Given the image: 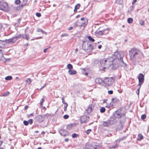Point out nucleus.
Returning a JSON list of instances; mask_svg holds the SVG:
<instances>
[{"mask_svg":"<svg viewBox=\"0 0 149 149\" xmlns=\"http://www.w3.org/2000/svg\"><path fill=\"white\" fill-rule=\"evenodd\" d=\"M105 62V67H104V69L112 66V62H111V61H109L108 59L107 60L106 59Z\"/></svg>","mask_w":149,"mask_h":149,"instance_id":"obj_13","label":"nucleus"},{"mask_svg":"<svg viewBox=\"0 0 149 149\" xmlns=\"http://www.w3.org/2000/svg\"><path fill=\"white\" fill-rule=\"evenodd\" d=\"M103 79H102L97 78L95 79V82L96 83L101 84L102 82H103Z\"/></svg>","mask_w":149,"mask_h":149,"instance_id":"obj_18","label":"nucleus"},{"mask_svg":"<svg viewBox=\"0 0 149 149\" xmlns=\"http://www.w3.org/2000/svg\"><path fill=\"white\" fill-rule=\"evenodd\" d=\"M118 100L116 98H112L111 99V101L113 103L115 102H117Z\"/></svg>","mask_w":149,"mask_h":149,"instance_id":"obj_43","label":"nucleus"},{"mask_svg":"<svg viewBox=\"0 0 149 149\" xmlns=\"http://www.w3.org/2000/svg\"><path fill=\"white\" fill-rule=\"evenodd\" d=\"M24 124L26 126H27L28 125L29 123L28 121L24 120L23 121Z\"/></svg>","mask_w":149,"mask_h":149,"instance_id":"obj_41","label":"nucleus"},{"mask_svg":"<svg viewBox=\"0 0 149 149\" xmlns=\"http://www.w3.org/2000/svg\"><path fill=\"white\" fill-rule=\"evenodd\" d=\"M133 21V19L131 18H129L127 19V22L129 24L132 23Z\"/></svg>","mask_w":149,"mask_h":149,"instance_id":"obj_36","label":"nucleus"},{"mask_svg":"<svg viewBox=\"0 0 149 149\" xmlns=\"http://www.w3.org/2000/svg\"><path fill=\"white\" fill-rule=\"evenodd\" d=\"M141 88L140 86L139 87H138L137 91H136V93L137 94L139 95V93L140 92V89Z\"/></svg>","mask_w":149,"mask_h":149,"instance_id":"obj_44","label":"nucleus"},{"mask_svg":"<svg viewBox=\"0 0 149 149\" xmlns=\"http://www.w3.org/2000/svg\"><path fill=\"white\" fill-rule=\"evenodd\" d=\"M119 61L120 65L124 67L125 70H127V64L123 61V58L120 59Z\"/></svg>","mask_w":149,"mask_h":149,"instance_id":"obj_9","label":"nucleus"},{"mask_svg":"<svg viewBox=\"0 0 149 149\" xmlns=\"http://www.w3.org/2000/svg\"><path fill=\"white\" fill-rule=\"evenodd\" d=\"M112 66L111 68L113 70H116L119 66V63L120 62L119 60L118 59L115 58L113 59L112 61Z\"/></svg>","mask_w":149,"mask_h":149,"instance_id":"obj_4","label":"nucleus"},{"mask_svg":"<svg viewBox=\"0 0 149 149\" xmlns=\"http://www.w3.org/2000/svg\"><path fill=\"white\" fill-rule=\"evenodd\" d=\"M146 118V115L145 114H143L141 116V119L143 120L145 119Z\"/></svg>","mask_w":149,"mask_h":149,"instance_id":"obj_42","label":"nucleus"},{"mask_svg":"<svg viewBox=\"0 0 149 149\" xmlns=\"http://www.w3.org/2000/svg\"><path fill=\"white\" fill-rule=\"evenodd\" d=\"M28 123L31 125L33 123V119H30L28 121Z\"/></svg>","mask_w":149,"mask_h":149,"instance_id":"obj_46","label":"nucleus"},{"mask_svg":"<svg viewBox=\"0 0 149 149\" xmlns=\"http://www.w3.org/2000/svg\"><path fill=\"white\" fill-rule=\"evenodd\" d=\"M13 78L11 76H8L6 77L5 79L6 80H10Z\"/></svg>","mask_w":149,"mask_h":149,"instance_id":"obj_30","label":"nucleus"},{"mask_svg":"<svg viewBox=\"0 0 149 149\" xmlns=\"http://www.w3.org/2000/svg\"><path fill=\"white\" fill-rule=\"evenodd\" d=\"M26 82L28 83L29 84H30L31 83V79L29 78H28L26 80Z\"/></svg>","mask_w":149,"mask_h":149,"instance_id":"obj_55","label":"nucleus"},{"mask_svg":"<svg viewBox=\"0 0 149 149\" xmlns=\"http://www.w3.org/2000/svg\"><path fill=\"white\" fill-rule=\"evenodd\" d=\"M134 7V6H131L130 7V10L131 11H132L133 10Z\"/></svg>","mask_w":149,"mask_h":149,"instance_id":"obj_62","label":"nucleus"},{"mask_svg":"<svg viewBox=\"0 0 149 149\" xmlns=\"http://www.w3.org/2000/svg\"><path fill=\"white\" fill-rule=\"evenodd\" d=\"M76 126L75 123H73L68 125L67 126L66 128L68 130H70L74 126Z\"/></svg>","mask_w":149,"mask_h":149,"instance_id":"obj_19","label":"nucleus"},{"mask_svg":"<svg viewBox=\"0 0 149 149\" xmlns=\"http://www.w3.org/2000/svg\"><path fill=\"white\" fill-rule=\"evenodd\" d=\"M9 92H6L4 93L3 94V95L4 96H7L8 94H9Z\"/></svg>","mask_w":149,"mask_h":149,"instance_id":"obj_50","label":"nucleus"},{"mask_svg":"<svg viewBox=\"0 0 149 149\" xmlns=\"http://www.w3.org/2000/svg\"><path fill=\"white\" fill-rule=\"evenodd\" d=\"M37 31L38 32H41L43 34L45 33V34H47V33L46 32L40 29H38L37 30Z\"/></svg>","mask_w":149,"mask_h":149,"instance_id":"obj_32","label":"nucleus"},{"mask_svg":"<svg viewBox=\"0 0 149 149\" xmlns=\"http://www.w3.org/2000/svg\"><path fill=\"white\" fill-rule=\"evenodd\" d=\"M138 77L139 79V84L138 85L141 86L143 83L144 80V76L143 74L140 73Z\"/></svg>","mask_w":149,"mask_h":149,"instance_id":"obj_6","label":"nucleus"},{"mask_svg":"<svg viewBox=\"0 0 149 149\" xmlns=\"http://www.w3.org/2000/svg\"><path fill=\"white\" fill-rule=\"evenodd\" d=\"M58 132L62 136H66L68 135V132L66 130L63 129H60L58 130Z\"/></svg>","mask_w":149,"mask_h":149,"instance_id":"obj_8","label":"nucleus"},{"mask_svg":"<svg viewBox=\"0 0 149 149\" xmlns=\"http://www.w3.org/2000/svg\"><path fill=\"white\" fill-rule=\"evenodd\" d=\"M28 1V0H23L22 3L24 4L25 5L27 4Z\"/></svg>","mask_w":149,"mask_h":149,"instance_id":"obj_47","label":"nucleus"},{"mask_svg":"<svg viewBox=\"0 0 149 149\" xmlns=\"http://www.w3.org/2000/svg\"><path fill=\"white\" fill-rule=\"evenodd\" d=\"M89 40L92 42H94L95 41V40L94 38H93L91 36H89L87 37Z\"/></svg>","mask_w":149,"mask_h":149,"instance_id":"obj_31","label":"nucleus"},{"mask_svg":"<svg viewBox=\"0 0 149 149\" xmlns=\"http://www.w3.org/2000/svg\"><path fill=\"white\" fill-rule=\"evenodd\" d=\"M139 24L141 25H144V22L142 20L140 22Z\"/></svg>","mask_w":149,"mask_h":149,"instance_id":"obj_57","label":"nucleus"},{"mask_svg":"<svg viewBox=\"0 0 149 149\" xmlns=\"http://www.w3.org/2000/svg\"><path fill=\"white\" fill-rule=\"evenodd\" d=\"M105 61L106 58H103L100 60V62L101 67V70H104V67H105Z\"/></svg>","mask_w":149,"mask_h":149,"instance_id":"obj_11","label":"nucleus"},{"mask_svg":"<svg viewBox=\"0 0 149 149\" xmlns=\"http://www.w3.org/2000/svg\"><path fill=\"white\" fill-rule=\"evenodd\" d=\"M3 57V54L1 52V49L0 48V60H1Z\"/></svg>","mask_w":149,"mask_h":149,"instance_id":"obj_34","label":"nucleus"},{"mask_svg":"<svg viewBox=\"0 0 149 149\" xmlns=\"http://www.w3.org/2000/svg\"><path fill=\"white\" fill-rule=\"evenodd\" d=\"M99 35H104L103 30L100 31L97 33Z\"/></svg>","mask_w":149,"mask_h":149,"instance_id":"obj_39","label":"nucleus"},{"mask_svg":"<svg viewBox=\"0 0 149 149\" xmlns=\"http://www.w3.org/2000/svg\"><path fill=\"white\" fill-rule=\"evenodd\" d=\"M80 5L79 3H78L75 6L74 8H75V9H79L80 7Z\"/></svg>","mask_w":149,"mask_h":149,"instance_id":"obj_37","label":"nucleus"},{"mask_svg":"<svg viewBox=\"0 0 149 149\" xmlns=\"http://www.w3.org/2000/svg\"><path fill=\"white\" fill-rule=\"evenodd\" d=\"M5 45V42L0 40V48L4 47Z\"/></svg>","mask_w":149,"mask_h":149,"instance_id":"obj_25","label":"nucleus"},{"mask_svg":"<svg viewBox=\"0 0 149 149\" xmlns=\"http://www.w3.org/2000/svg\"><path fill=\"white\" fill-rule=\"evenodd\" d=\"M45 116V115H38L36 117L35 119L37 121L41 122L44 120Z\"/></svg>","mask_w":149,"mask_h":149,"instance_id":"obj_7","label":"nucleus"},{"mask_svg":"<svg viewBox=\"0 0 149 149\" xmlns=\"http://www.w3.org/2000/svg\"><path fill=\"white\" fill-rule=\"evenodd\" d=\"M36 15L37 17H40L41 16V15L40 13H36Z\"/></svg>","mask_w":149,"mask_h":149,"instance_id":"obj_51","label":"nucleus"},{"mask_svg":"<svg viewBox=\"0 0 149 149\" xmlns=\"http://www.w3.org/2000/svg\"><path fill=\"white\" fill-rule=\"evenodd\" d=\"M0 9L5 12H8L10 10V7L6 2H0Z\"/></svg>","mask_w":149,"mask_h":149,"instance_id":"obj_2","label":"nucleus"},{"mask_svg":"<svg viewBox=\"0 0 149 149\" xmlns=\"http://www.w3.org/2000/svg\"><path fill=\"white\" fill-rule=\"evenodd\" d=\"M78 136V134L76 133H74L72 135V136L73 138H76Z\"/></svg>","mask_w":149,"mask_h":149,"instance_id":"obj_38","label":"nucleus"},{"mask_svg":"<svg viewBox=\"0 0 149 149\" xmlns=\"http://www.w3.org/2000/svg\"><path fill=\"white\" fill-rule=\"evenodd\" d=\"M20 2L21 1L20 0H16L15 1V3L17 5L19 4Z\"/></svg>","mask_w":149,"mask_h":149,"instance_id":"obj_45","label":"nucleus"},{"mask_svg":"<svg viewBox=\"0 0 149 149\" xmlns=\"http://www.w3.org/2000/svg\"><path fill=\"white\" fill-rule=\"evenodd\" d=\"M121 109H119L118 110L116 111L115 113H113V117L117 118H120L123 116H125V113H123L121 112Z\"/></svg>","mask_w":149,"mask_h":149,"instance_id":"obj_5","label":"nucleus"},{"mask_svg":"<svg viewBox=\"0 0 149 149\" xmlns=\"http://www.w3.org/2000/svg\"><path fill=\"white\" fill-rule=\"evenodd\" d=\"M116 3L118 4H121L122 3V0H116Z\"/></svg>","mask_w":149,"mask_h":149,"instance_id":"obj_49","label":"nucleus"},{"mask_svg":"<svg viewBox=\"0 0 149 149\" xmlns=\"http://www.w3.org/2000/svg\"><path fill=\"white\" fill-rule=\"evenodd\" d=\"M102 125L104 127H106L111 125V124L108 120L107 121H103L102 124Z\"/></svg>","mask_w":149,"mask_h":149,"instance_id":"obj_17","label":"nucleus"},{"mask_svg":"<svg viewBox=\"0 0 149 149\" xmlns=\"http://www.w3.org/2000/svg\"><path fill=\"white\" fill-rule=\"evenodd\" d=\"M87 45H88V43H85V42L84 41H83V43L82 45V48L83 49L86 51V49H87L86 47Z\"/></svg>","mask_w":149,"mask_h":149,"instance_id":"obj_21","label":"nucleus"},{"mask_svg":"<svg viewBox=\"0 0 149 149\" xmlns=\"http://www.w3.org/2000/svg\"><path fill=\"white\" fill-rule=\"evenodd\" d=\"M93 49L94 47L92 45H91V44H90L89 45H88L87 48L86 49L87 50H89L90 51H91L93 50Z\"/></svg>","mask_w":149,"mask_h":149,"instance_id":"obj_22","label":"nucleus"},{"mask_svg":"<svg viewBox=\"0 0 149 149\" xmlns=\"http://www.w3.org/2000/svg\"><path fill=\"white\" fill-rule=\"evenodd\" d=\"M121 118H122L123 119L120 120V123H124L126 121V118L125 117V116L122 117Z\"/></svg>","mask_w":149,"mask_h":149,"instance_id":"obj_26","label":"nucleus"},{"mask_svg":"<svg viewBox=\"0 0 149 149\" xmlns=\"http://www.w3.org/2000/svg\"><path fill=\"white\" fill-rule=\"evenodd\" d=\"M45 100L44 98H42L41 99V101H40V104L41 106H42V103H43L44 102V101Z\"/></svg>","mask_w":149,"mask_h":149,"instance_id":"obj_48","label":"nucleus"},{"mask_svg":"<svg viewBox=\"0 0 149 149\" xmlns=\"http://www.w3.org/2000/svg\"><path fill=\"white\" fill-rule=\"evenodd\" d=\"M97 146L96 145H89V149H97Z\"/></svg>","mask_w":149,"mask_h":149,"instance_id":"obj_23","label":"nucleus"},{"mask_svg":"<svg viewBox=\"0 0 149 149\" xmlns=\"http://www.w3.org/2000/svg\"><path fill=\"white\" fill-rule=\"evenodd\" d=\"M104 35H106L108 33L109 31V29L107 28L103 30Z\"/></svg>","mask_w":149,"mask_h":149,"instance_id":"obj_27","label":"nucleus"},{"mask_svg":"<svg viewBox=\"0 0 149 149\" xmlns=\"http://www.w3.org/2000/svg\"><path fill=\"white\" fill-rule=\"evenodd\" d=\"M25 6V5L24 4H23V3H22V4L20 5V6H18V8H22L24 6Z\"/></svg>","mask_w":149,"mask_h":149,"instance_id":"obj_59","label":"nucleus"},{"mask_svg":"<svg viewBox=\"0 0 149 149\" xmlns=\"http://www.w3.org/2000/svg\"><path fill=\"white\" fill-rule=\"evenodd\" d=\"M137 1V0H133L132 2V4H134Z\"/></svg>","mask_w":149,"mask_h":149,"instance_id":"obj_63","label":"nucleus"},{"mask_svg":"<svg viewBox=\"0 0 149 149\" xmlns=\"http://www.w3.org/2000/svg\"><path fill=\"white\" fill-rule=\"evenodd\" d=\"M143 139V136L141 134H139L138 135V138L137 139V140L138 141H140Z\"/></svg>","mask_w":149,"mask_h":149,"instance_id":"obj_24","label":"nucleus"},{"mask_svg":"<svg viewBox=\"0 0 149 149\" xmlns=\"http://www.w3.org/2000/svg\"><path fill=\"white\" fill-rule=\"evenodd\" d=\"M64 97H62V102L64 104H66L67 103L65 102V100H64Z\"/></svg>","mask_w":149,"mask_h":149,"instance_id":"obj_54","label":"nucleus"},{"mask_svg":"<svg viewBox=\"0 0 149 149\" xmlns=\"http://www.w3.org/2000/svg\"><path fill=\"white\" fill-rule=\"evenodd\" d=\"M68 36V34L67 33H65L64 34H62L61 35V37H63L65 36Z\"/></svg>","mask_w":149,"mask_h":149,"instance_id":"obj_56","label":"nucleus"},{"mask_svg":"<svg viewBox=\"0 0 149 149\" xmlns=\"http://www.w3.org/2000/svg\"><path fill=\"white\" fill-rule=\"evenodd\" d=\"M24 35L23 34H19L17 36H15V38L16 39H17H17L18 38H19L20 37H22V38H24Z\"/></svg>","mask_w":149,"mask_h":149,"instance_id":"obj_29","label":"nucleus"},{"mask_svg":"<svg viewBox=\"0 0 149 149\" xmlns=\"http://www.w3.org/2000/svg\"><path fill=\"white\" fill-rule=\"evenodd\" d=\"M113 55L116 57V58L118 59L119 60L120 58H123V56L121 55L120 52L118 51L115 52Z\"/></svg>","mask_w":149,"mask_h":149,"instance_id":"obj_15","label":"nucleus"},{"mask_svg":"<svg viewBox=\"0 0 149 149\" xmlns=\"http://www.w3.org/2000/svg\"><path fill=\"white\" fill-rule=\"evenodd\" d=\"M113 91L112 90H110L108 91V93L109 94H112L113 93Z\"/></svg>","mask_w":149,"mask_h":149,"instance_id":"obj_61","label":"nucleus"},{"mask_svg":"<svg viewBox=\"0 0 149 149\" xmlns=\"http://www.w3.org/2000/svg\"><path fill=\"white\" fill-rule=\"evenodd\" d=\"M118 145L117 144H116L114 145H111L109 146V148H118Z\"/></svg>","mask_w":149,"mask_h":149,"instance_id":"obj_33","label":"nucleus"},{"mask_svg":"<svg viewBox=\"0 0 149 149\" xmlns=\"http://www.w3.org/2000/svg\"><path fill=\"white\" fill-rule=\"evenodd\" d=\"M69 116L67 115H65L63 116V118L65 119H67L68 118Z\"/></svg>","mask_w":149,"mask_h":149,"instance_id":"obj_52","label":"nucleus"},{"mask_svg":"<svg viewBox=\"0 0 149 149\" xmlns=\"http://www.w3.org/2000/svg\"><path fill=\"white\" fill-rule=\"evenodd\" d=\"M94 108V106L93 104H90L88 107V109L86 110V112L88 113H90L93 110Z\"/></svg>","mask_w":149,"mask_h":149,"instance_id":"obj_14","label":"nucleus"},{"mask_svg":"<svg viewBox=\"0 0 149 149\" xmlns=\"http://www.w3.org/2000/svg\"><path fill=\"white\" fill-rule=\"evenodd\" d=\"M24 35L25 36L24 37V38H25L26 40H28L29 38L28 35L27 34H25Z\"/></svg>","mask_w":149,"mask_h":149,"instance_id":"obj_53","label":"nucleus"},{"mask_svg":"<svg viewBox=\"0 0 149 149\" xmlns=\"http://www.w3.org/2000/svg\"><path fill=\"white\" fill-rule=\"evenodd\" d=\"M91 130L90 129H89L86 130L85 131V132L87 134H89L90 132L91 131Z\"/></svg>","mask_w":149,"mask_h":149,"instance_id":"obj_40","label":"nucleus"},{"mask_svg":"<svg viewBox=\"0 0 149 149\" xmlns=\"http://www.w3.org/2000/svg\"><path fill=\"white\" fill-rule=\"evenodd\" d=\"M114 81V80L111 78L106 77L103 80V83L104 84L105 86H106L111 85Z\"/></svg>","mask_w":149,"mask_h":149,"instance_id":"obj_3","label":"nucleus"},{"mask_svg":"<svg viewBox=\"0 0 149 149\" xmlns=\"http://www.w3.org/2000/svg\"><path fill=\"white\" fill-rule=\"evenodd\" d=\"M68 73L70 75H74L77 73V72L74 69H71V70H69Z\"/></svg>","mask_w":149,"mask_h":149,"instance_id":"obj_20","label":"nucleus"},{"mask_svg":"<svg viewBox=\"0 0 149 149\" xmlns=\"http://www.w3.org/2000/svg\"><path fill=\"white\" fill-rule=\"evenodd\" d=\"M130 60L133 64L135 65L136 62H139L141 58L143 57V53L139 50L134 48L129 51Z\"/></svg>","mask_w":149,"mask_h":149,"instance_id":"obj_1","label":"nucleus"},{"mask_svg":"<svg viewBox=\"0 0 149 149\" xmlns=\"http://www.w3.org/2000/svg\"><path fill=\"white\" fill-rule=\"evenodd\" d=\"M105 109L104 107H102L101 108L100 110V112L101 113H103L105 112Z\"/></svg>","mask_w":149,"mask_h":149,"instance_id":"obj_35","label":"nucleus"},{"mask_svg":"<svg viewBox=\"0 0 149 149\" xmlns=\"http://www.w3.org/2000/svg\"><path fill=\"white\" fill-rule=\"evenodd\" d=\"M67 68L69 69V70H71L73 68V67L72 65L71 64L69 63L67 65Z\"/></svg>","mask_w":149,"mask_h":149,"instance_id":"obj_28","label":"nucleus"},{"mask_svg":"<svg viewBox=\"0 0 149 149\" xmlns=\"http://www.w3.org/2000/svg\"><path fill=\"white\" fill-rule=\"evenodd\" d=\"M73 28V27L72 26H71L70 27H69L68 29V30H70L72 29Z\"/></svg>","mask_w":149,"mask_h":149,"instance_id":"obj_64","label":"nucleus"},{"mask_svg":"<svg viewBox=\"0 0 149 149\" xmlns=\"http://www.w3.org/2000/svg\"><path fill=\"white\" fill-rule=\"evenodd\" d=\"M47 85V84H45L43 86H42L40 89V90L42 89Z\"/></svg>","mask_w":149,"mask_h":149,"instance_id":"obj_60","label":"nucleus"},{"mask_svg":"<svg viewBox=\"0 0 149 149\" xmlns=\"http://www.w3.org/2000/svg\"><path fill=\"white\" fill-rule=\"evenodd\" d=\"M89 117L86 116H82L80 118L81 123H85L88 121L89 120Z\"/></svg>","mask_w":149,"mask_h":149,"instance_id":"obj_10","label":"nucleus"},{"mask_svg":"<svg viewBox=\"0 0 149 149\" xmlns=\"http://www.w3.org/2000/svg\"><path fill=\"white\" fill-rule=\"evenodd\" d=\"M17 40L15 37H14L8 39L6 40V42L7 43H13Z\"/></svg>","mask_w":149,"mask_h":149,"instance_id":"obj_12","label":"nucleus"},{"mask_svg":"<svg viewBox=\"0 0 149 149\" xmlns=\"http://www.w3.org/2000/svg\"><path fill=\"white\" fill-rule=\"evenodd\" d=\"M50 47H49L48 48H46L44 50L43 52L44 53H46L47 52V51L48 50V49H49Z\"/></svg>","mask_w":149,"mask_h":149,"instance_id":"obj_58","label":"nucleus"},{"mask_svg":"<svg viewBox=\"0 0 149 149\" xmlns=\"http://www.w3.org/2000/svg\"><path fill=\"white\" fill-rule=\"evenodd\" d=\"M108 120L111 125L113 124L116 121V118L114 117H111Z\"/></svg>","mask_w":149,"mask_h":149,"instance_id":"obj_16","label":"nucleus"}]
</instances>
